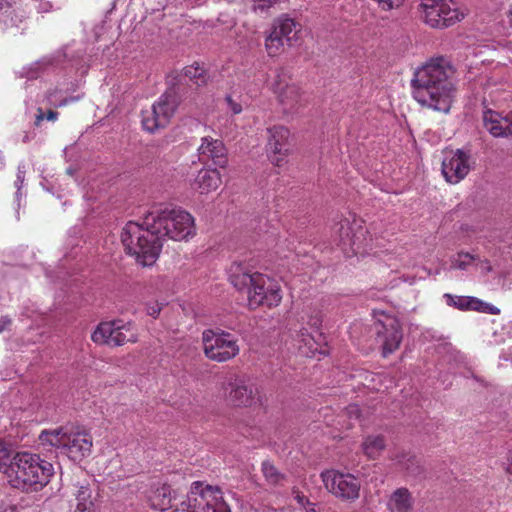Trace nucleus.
<instances>
[{"mask_svg": "<svg viewBox=\"0 0 512 512\" xmlns=\"http://www.w3.org/2000/svg\"><path fill=\"white\" fill-rule=\"evenodd\" d=\"M478 260L476 255L470 253H458L456 257L451 260V269L466 270L470 264Z\"/></svg>", "mask_w": 512, "mask_h": 512, "instance_id": "33", "label": "nucleus"}, {"mask_svg": "<svg viewBox=\"0 0 512 512\" xmlns=\"http://www.w3.org/2000/svg\"><path fill=\"white\" fill-rule=\"evenodd\" d=\"M147 497L151 508L166 511L172 507L176 492L168 484H158L151 487Z\"/></svg>", "mask_w": 512, "mask_h": 512, "instance_id": "18", "label": "nucleus"}, {"mask_svg": "<svg viewBox=\"0 0 512 512\" xmlns=\"http://www.w3.org/2000/svg\"><path fill=\"white\" fill-rule=\"evenodd\" d=\"M280 36H282L288 44H291L292 40L296 38L299 31L297 23L291 18L279 19L274 29Z\"/></svg>", "mask_w": 512, "mask_h": 512, "instance_id": "28", "label": "nucleus"}, {"mask_svg": "<svg viewBox=\"0 0 512 512\" xmlns=\"http://www.w3.org/2000/svg\"><path fill=\"white\" fill-rule=\"evenodd\" d=\"M282 300V291L277 280L262 273H256V279L248 294L249 306L253 309L264 306L277 307Z\"/></svg>", "mask_w": 512, "mask_h": 512, "instance_id": "10", "label": "nucleus"}, {"mask_svg": "<svg viewBox=\"0 0 512 512\" xmlns=\"http://www.w3.org/2000/svg\"><path fill=\"white\" fill-rule=\"evenodd\" d=\"M185 76L193 80L198 86L206 83L204 69L200 66H190L185 69Z\"/></svg>", "mask_w": 512, "mask_h": 512, "instance_id": "36", "label": "nucleus"}, {"mask_svg": "<svg viewBox=\"0 0 512 512\" xmlns=\"http://www.w3.org/2000/svg\"><path fill=\"white\" fill-rule=\"evenodd\" d=\"M256 273H252L244 264L236 262L231 265L228 271L231 284L237 290H246L248 293L254 284Z\"/></svg>", "mask_w": 512, "mask_h": 512, "instance_id": "19", "label": "nucleus"}, {"mask_svg": "<svg viewBox=\"0 0 512 512\" xmlns=\"http://www.w3.org/2000/svg\"><path fill=\"white\" fill-rule=\"evenodd\" d=\"M195 233L194 218L190 213L160 204L144 214L142 223H126L121 241L128 254L135 256L142 265L149 266L158 258L166 239L187 240Z\"/></svg>", "mask_w": 512, "mask_h": 512, "instance_id": "1", "label": "nucleus"}, {"mask_svg": "<svg viewBox=\"0 0 512 512\" xmlns=\"http://www.w3.org/2000/svg\"><path fill=\"white\" fill-rule=\"evenodd\" d=\"M55 63V57L45 56L30 65L23 67L21 75L25 76L29 79L37 78L41 72L48 69V67L53 66Z\"/></svg>", "mask_w": 512, "mask_h": 512, "instance_id": "26", "label": "nucleus"}, {"mask_svg": "<svg viewBox=\"0 0 512 512\" xmlns=\"http://www.w3.org/2000/svg\"><path fill=\"white\" fill-rule=\"evenodd\" d=\"M262 472L265 479L272 485H277L284 479V475L269 461L262 463Z\"/></svg>", "mask_w": 512, "mask_h": 512, "instance_id": "32", "label": "nucleus"}, {"mask_svg": "<svg viewBox=\"0 0 512 512\" xmlns=\"http://www.w3.org/2000/svg\"><path fill=\"white\" fill-rule=\"evenodd\" d=\"M198 157L201 163L211 161L220 168H225L228 163L227 149L223 141L211 136L201 138V144L198 147Z\"/></svg>", "mask_w": 512, "mask_h": 512, "instance_id": "16", "label": "nucleus"}, {"mask_svg": "<svg viewBox=\"0 0 512 512\" xmlns=\"http://www.w3.org/2000/svg\"><path fill=\"white\" fill-rule=\"evenodd\" d=\"M478 264L480 265L481 269L483 272H491L492 271V266L490 264V262L488 260H480L478 258Z\"/></svg>", "mask_w": 512, "mask_h": 512, "instance_id": "45", "label": "nucleus"}, {"mask_svg": "<svg viewBox=\"0 0 512 512\" xmlns=\"http://www.w3.org/2000/svg\"><path fill=\"white\" fill-rule=\"evenodd\" d=\"M385 448V441L382 436H368L362 444L365 455L369 458H376Z\"/></svg>", "mask_w": 512, "mask_h": 512, "instance_id": "29", "label": "nucleus"}, {"mask_svg": "<svg viewBox=\"0 0 512 512\" xmlns=\"http://www.w3.org/2000/svg\"><path fill=\"white\" fill-rule=\"evenodd\" d=\"M473 311L491 314V315H497L500 313L499 308H497L496 306H494L490 303L484 302L478 298H477V303H475V305L473 307Z\"/></svg>", "mask_w": 512, "mask_h": 512, "instance_id": "37", "label": "nucleus"}, {"mask_svg": "<svg viewBox=\"0 0 512 512\" xmlns=\"http://www.w3.org/2000/svg\"><path fill=\"white\" fill-rule=\"evenodd\" d=\"M275 93L281 104L288 110L292 111L301 101V93L295 84H287L282 86L277 83L274 87Z\"/></svg>", "mask_w": 512, "mask_h": 512, "instance_id": "23", "label": "nucleus"}, {"mask_svg": "<svg viewBox=\"0 0 512 512\" xmlns=\"http://www.w3.org/2000/svg\"><path fill=\"white\" fill-rule=\"evenodd\" d=\"M454 69L443 57L431 59L414 72L413 97L434 111L448 113L455 96Z\"/></svg>", "mask_w": 512, "mask_h": 512, "instance_id": "2", "label": "nucleus"}, {"mask_svg": "<svg viewBox=\"0 0 512 512\" xmlns=\"http://www.w3.org/2000/svg\"><path fill=\"white\" fill-rule=\"evenodd\" d=\"M443 298L448 306L461 311L473 310L475 303H477V298L472 296H459L445 293Z\"/></svg>", "mask_w": 512, "mask_h": 512, "instance_id": "27", "label": "nucleus"}, {"mask_svg": "<svg viewBox=\"0 0 512 512\" xmlns=\"http://www.w3.org/2000/svg\"><path fill=\"white\" fill-rule=\"evenodd\" d=\"M46 99L49 105L54 107H63L81 99L80 95L62 97V91L59 89L51 90L47 93Z\"/></svg>", "mask_w": 512, "mask_h": 512, "instance_id": "30", "label": "nucleus"}, {"mask_svg": "<svg viewBox=\"0 0 512 512\" xmlns=\"http://www.w3.org/2000/svg\"><path fill=\"white\" fill-rule=\"evenodd\" d=\"M178 106V100L173 91L165 92L149 110L142 112L144 130L154 133L168 125Z\"/></svg>", "mask_w": 512, "mask_h": 512, "instance_id": "8", "label": "nucleus"}, {"mask_svg": "<svg viewBox=\"0 0 512 512\" xmlns=\"http://www.w3.org/2000/svg\"><path fill=\"white\" fill-rule=\"evenodd\" d=\"M53 474L52 463L38 454L20 451L13 455L6 475L14 488L38 490L49 483Z\"/></svg>", "mask_w": 512, "mask_h": 512, "instance_id": "3", "label": "nucleus"}, {"mask_svg": "<svg viewBox=\"0 0 512 512\" xmlns=\"http://www.w3.org/2000/svg\"><path fill=\"white\" fill-rule=\"evenodd\" d=\"M347 415L350 419L360 420L361 418V409L357 404H351L346 409Z\"/></svg>", "mask_w": 512, "mask_h": 512, "instance_id": "42", "label": "nucleus"}, {"mask_svg": "<svg viewBox=\"0 0 512 512\" xmlns=\"http://www.w3.org/2000/svg\"><path fill=\"white\" fill-rule=\"evenodd\" d=\"M226 101L229 109L233 112V114H239L242 111V106L240 103L236 102L232 99L231 96L226 97Z\"/></svg>", "mask_w": 512, "mask_h": 512, "instance_id": "43", "label": "nucleus"}, {"mask_svg": "<svg viewBox=\"0 0 512 512\" xmlns=\"http://www.w3.org/2000/svg\"><path fill=\"white\" fill-rule=\"evenodd\" d=\"M12 457L11 447L4 440L0 439V472L4 474L9 472Z\"/></svg>", "mask_w": 512, "mask_h": 512, "instance_id": "34", "label": "nucleus"}, {"mask_svg": "<svg viewBox=\"0 0 512 512\" xmlns=\"http://www.w3.org/2000/svg\"><path fill=\"white\" fill-rule=\"evenodd\" d=\"M408 462H410L411 464H414L415 459H414V458H409V459H408Z\"/></svg>", "mask_w": 512, "mask_h": 512, "instance_id": "49", "label": "nucleus"}, {"mask_svg": "<svg viewBox=\"0 0 512 512\" xmlns=\"http://www.w3.org/2000/svg\"><path fill=\"white\" fill-rule=\"evenodd\" d=\"M25 173V165H19L17 169L16 180L14 182V186L16 188L15 202L17 203L18 208L20 207L22 198L25 197V193L22 192V186L25 180Z\"/></svg>", "mask_w": 512, "mask_h": 512, "instance_id": "35", "label": "nucleus"}, {"mask_svg": "<svg viewBox=\"0 0 512 512\" xmlns=\"http://www.w3.org/2000/svg\"><path fill=\"white\" fill-rule=\"evenodd\" d=\"M420 9L424 22L432 28L449 27L465 16L453 0H421Z\"/></svg>", "mask_w": 512, "mask_h": 512, "instance_id": "6", "label": "nucleus"}, {"mask_svg": "<svg viewBox=\"0 0 512 512\" xmlns=\"http://www.w3.org/2000/svg\"><path fill=\"white\" fill-rule=\"evenodd\" d=\"M0 512H17L16 508L14 506L1 504L0 505Z\"/></svg>", "mask_w": 512, "mask_h": 512, "instance_id": "47", "label": "nucleus"}, {"mask_svg": "<svg viewBox=\"0 0 512 512\" xmlns=\"http://www.w3.org/2000/svg\"><path fill=\"white\" fill-rule=\"evenodd\" d=\"M75 501L76 507L74 512H91L93 506L92 491L89 484L75 485Z\"/></svg>", "mask_w": 512, "mask_h": 512, "instance_id": "24", "label": "nucleus"}, {"mask_svg": "<svg viewBox=\"0 0 512 512\" xmlns=\"http://www.w3.org/2000/svg\"><path fill=\"white\" fill-rule=\"evenodd\" d=\"M326 489L336 497L354 501L359 497L360 481L352 474L329 470L321 473Z\"/></svg>", "mask_w": 512, "mask_h": 512, "instance_id": "11", "label": "nucleus"}, {"mask_svg": "<svg viewBox=\"0 0 512 512\" xmlns=\"http://www.w3.org/2000/svg\"><path fill=\"white\" fill-rule=\"evenodd\" d=\"M172 512H230V510L218 488L203 487L201 482H194L186 500Z\"/></svg>", "mask_w": 512, "mask_h": 512, "instance_id": "5", "label": "nucleus"}, {"mask_svg": "<svg viewBox=\"0 0 512 512\" xmlns=\"http://www.w3.org/2000/svg\"><path fill=\"white\" fill-rule=\"evenodd\" d=\"M146 311L149 316L156 318L161 311V306L158 303H150L147 305Z\"/></svg>", "mask_w": 512, "mask_h": 512, "instance_id": "44", "label": "nucleus"}, {"mask_svg": "<svg viewBox=\"0 0 512 512\" xmlns=\"http://www.w3.org/2000/svg\"><path fill=\"white\" fill-rule=\"evenodd\" d=\"M482 121L483 127L493 137L508 138L512 136V110L503 115L502 113L488 107L486 100H484Z\"/></svg>", "mask_w": 512, "mask_h": 512, "instance_id": "14", "label": "nucleus"}, {"mask_svg": "<svg viewBox=\"0 0 512 512\" xmlns=\"http://www.w3.org/2000/svg\"><path fill=\"white\" fill-rule=\"evenodd\" d=\"M257 389L243 380H236L229 392V400L235 406H250L255 400Z\"/></svg>", "mask_w": 512, "mask_h": 512, "instance_id": "20", "label": "nucleus"}, {"mask_svg": "<svg viewBox=\"0 0 512 512\" xmlns=\"http://www.w3.org/2000/svg\"><path fill=\"white\" fill-rule=\"evenodd\" d=\"M414 499L406 488L395 490L388 501V509L391 512H412Z\"/></svg>", "mask_w": 512, "mask_h": 512, "instance_id": "22", "label": "nucleus"}, {"mask_svg": "<svg viewBox=\"0 0 512 512\" xmlns=\"http://www.w3.org/2000/svg\"><path fill=\"white\" fill-rule=\"evenodd\" d=\"M10 324L11 320L8 317L0 318V333L3 332Z\"/></svg>", "mask_w": 512, "mask_h": 512, "instance_id": "46", "label": "nucleus"}, {"mask_svg": "<svg viewBox=\"0 0 512 512\" xmlns=\"http://www.w3.org/2000/svg\"><path fill=\"white\" fill-rule=\"evenodd\" d=\"M497 285L502 290H512V272L506 271L499 275L497 278Z\"/></svg>", "mask_w": 512, "mask_h": 512, "instance_id": "38", "label": "nucleus"}, {"mask_svg": "<svg viewBox=\"0 0 512 512\" xmlns=\"http://www.w3.org/2000/svg\"><path fill=\"white\" fill-rule=\"evenodd\" d=\"M383 10H391L402 5L404 0H374Z\"/></svg>", "mask_w": 512, "mask_h": 512, "instance_id": "41", "label": "nucleus"}, {"mask_svg": "<svg viewBox=\"0 0 512 512\" xmlns=\"http://www.w3.org/2000/svg\"><path fill=\"white\" fill-rule=\"evenodd\" d=\"M267 151L271 162L276 166H282L290 150V131L281 125L268 129Z\"/></svg>", "mask_w": 512, "mask_h": 512, "instance_id": "15", "label": "nucleus"}, {"mask_svg": "<svg viewBox=\"0 0 512 512\" xmlns=\"http://www.w3.org/2000/svg\"><path fill=\"white\" fill-rule=\"evenodd\" d=\"M58 117V113L53 111V110H49L47 112V114L45 115L42 111V109H38V113L36 115V120H35V124L38 126L40 125L41 121H43L45 118L48 120V121H55Z\"/></svg>", "mask_w": 512, "mask_h": 512, "instance_id": "40", "label": "nucleus"}, {"mask_svg": "<svg viewBox=\"0 0 512 512\" xmlns=\"http://www.w3.org/2000/svg\"><path fill=\"white\" fill-rule=\"evenodd\" d=\"M91 338L96 344H105L111 347L137 341V335L131 323L123 320L101 322L92 333Z\"/></svg>", "mask_w": 512, "mask_h": 512, "instance_id": "9", "label": "nucleus"}, {"mask_svg": "<svg viewBox=\"0 0 512 512\" xmlns=\"http://www.w3.org/2000/svg\"><path fill=\"white\" fill-rule=\"evenodd\" d=\"M509 19H510V23L512 25V5H511V7L509 9Z\"/></svg>", "mask_w": 512, "mask_h": 512, "instance_id": "48", "label": "nucleus"}, {"mask_svg": "<svg viewBox=\"0 0 512 512\" xmlns=\"http://www.w3.org/2000/svg\"><path fill=\"white\" fill-rule=\"evenodd\" d=\"M375 331L378 342L383 348V355L396 351L402 341L403 334L400 322L392 316H385L383 320H379L375 324Z\"/></svg>", "mask_w": 512, "mask_h": 512, "instance_id": "13", "label": "nucleus"}, {"mask_svg": "<svg viewBox=\"0 0 512 512\" xmlns=\"http://www.w3.org/2000/svg\"><path fill=\"white\" fill-rule=\"evenodd\" d=\"M308 325L313 329L311 333L306 328H302L298 333L299 350L306 356L314 355L318 352L322 334L319 328L322 323V318L319 313L309 317Z\"/></svg>", "mask_w": 512, "mask_h": 512, "instance_id": "17", "label": "nucleus"}, {"mask_svg": "<svg viewBox=\"0 0 512 512\" xmlns=\"http://www.w3.org/2000/svg\"><path fill=\"white\" fill-rule=\"evenodd\" d=\"M340 241L343 245H348L357 253L360 248V236L354 232V228L350 224L349 219H344L339 223L338 228Z\"/></svg>", "mask_w": 512, "mask_h": 512, "instance_id": "25", "label": "nucleus"}, {"mask_svg": "<svg viewBox=\"0 0 512 512\" xmlns=\"http://www.w3.org/2000/svg\"><path fill=\"white\" fill-rule=\"evenodd\" d=\"M222 183L220 172L217 169H201L194 179L193 188L200 193H209L216 190Z\"/></svg>", "mask_w": 512, "mask_h": 512, "instance_id": "21", "label": "nucleus"}, {"mask_svg": "<svg viewBox=\"0 0 512 512\" xmlns=\"http://www.w3.org/2000/svg\"><path fill=\"white\" fill-rule=\"evenodd\" d=\"M285 39L280 36L275 30L269 34L265 40V46L270 56H275L284 45Z\"/></svg>", "mask_w": 512, "mask_h": 512, "instance_id": "31", "label": "nucleus"}, {"mask_svg": "<svg viewBox=\"0 0 512 512\" xmlns=\"http://www.w3.org/2000/svg\"><path fill=\"white\" fill-rule=\"evenodd\" d=\"M38 439L44 449H60L73 460L85 457L92 448V437L85 430L74 426L43 430Z\"/></svg>", "mask_w": 512, "mask_h": 512, "instance_id": "4", "label": "nucleus"}, {"mask_svg": "<svg viewBox=\"0 0 512 512\" xmlns=\"http://www.w3.org/2000/svg\"><path fill=\"white\" fill-rule=\"evenodd\" d=\"M273 4L272 0H252V9L255 12L263 13Z\"/></svg>", "mask_w": 512, "mask_h": 512, "instance_id": "39", "label": "nucleus"}, {"mask_svg": "<svg viewBox=\"0 0 512 512\" xmlns=\"http://www.w3.org/2000/svg\"><path fill=\"white\" fill-rule=\"evenodd\" d=\"M470 154L462 149L447 151L441 165L445 180L450 184L462 181L470 172Z\"/></svg>", "mask_w": 512, "mask_h": 512, "instance_id": "12", "label": "nucleus"}, {"mask_svg": "<svg viewBox=\"0 0 512 512\" xmlns=\"http://www.w3.org/2000/svg\"><path fill=\"white\" fill-rule=\"evenodd\" d=\"M67 172L72 175V170L71 169H68Z\"/></svg>", "mask_w": 512, "mask_h": 512, "instance_id": "50", "label": "nucleus"}, {"mask_svg": "<svg viewBox=\"0 0 512 512\" xmlns=\"http://www.w3.org/2000/svg\"><path fill=\"white\" fill-rule=\"evenodd\" d=\"M202 341L206 357L213 361L225 362L239 353L237 339L225 331L206 330Z\"/></svg>", "mask_w": 512, "mask_h": 512, "instance_id": "7", "label": "nucleus"}]
</instances>
